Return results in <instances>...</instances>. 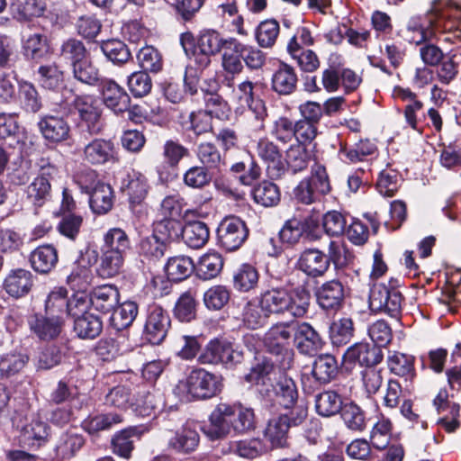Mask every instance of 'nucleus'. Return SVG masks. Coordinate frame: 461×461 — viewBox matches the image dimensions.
<instances>
[{"label":"nucleus","instance_id":"nucleus-6","mask_svg":"<svg viewBox=\"0 0 461 461\" xmlns=\"http://www.w3.org/2000/svg\"><path fill=\"white\" fill-rule=\"evenodd\" d=\"M243 353L226 342L212 339L207 343L198 357V362L202 365L222 364L227 367H232L241 363Z\"/></svg>","mask_w":461,"mask_h":461},{"label":"nucleus","instance_id":"nucleus-38","mask_svg":"<svg viewBox=\"0 0 461 461\" xmlns=\"http://www.w3.org/2000/svg\"><path fill=\"white\" fill-rule=\"evenodd\" d=\"M210 237L207 225L202 221H190L184 226L182 238L185 243L192 249L203 247Z\"/></svg>","mask_w":461,"mask_h":461},{"label":"nucleus","instance_id":"nucleus-56","mask_svg":"<svg viewBox=\"0 0 461 461\" xmlns=\"http://www.w3.org/2000/svg\"><path fill=\"white\" fill-rule=\"evenodd\" d=\"M197 158L208 169H219L224 164L219 149L211 142H202L198 145Z\"/></svg>","mask_w":461,"mask_h":461},{"label":"nucleus","instance_id":"nucleus-17","mask_svg":"<svg viewBox=\"0 0 461 461\" xmlns=\"http://www.w3.org/2000/svg\"><path fill=\"white\" fill-rule=\"evenodd\" d=\"M75 108L81 120L86 123L91 134H97L103 129L102 110L91 95L77 96L74 101Z\"/></svg>","mask_w":461,"mask_h":461},{"label":"nucleus","instance_id":"nucleus-16","mask_svg":"<svg viewBox=\"0 0 461 461\" xmlns=\"http://www.w3.org/2000/svg\"><path fill=\"white\" fill-rule=\"evenodd\" d=\"M296 267L309 277H321L330 267V258L317 249H307L300 254Z\"/></svg>","mask_w":461,"mask_h":461},{"label":"nucleus","instance_id":"nucleus-37","mask_svg":"<svg viewBox=\"0 0 461 461\" xmlns=\"http://www.w3.org/2000/svg\"><path fill=\"white\" fill-rule=\"evenodd\" d=\"M63 319L60 315L35 316L31 321L32 330L42 339H53L57 337L60 330Z\"/></svg>","mask_w":461,"mask_h":461},{"label":"nucleus","instance_id":"nucleus-28","mask_svg":"<svg viewBox=\"0 0 461 461\" xmlns=\"http://www.w3.org/2000/svg\"><path fill=\"white\" fill-rule=\"evenodd\" d=\"M228 39H223L215 30H203L200 32L196 48L205 57V64L209 63V58L219 53L226 45Z\"/></svg>","mask_w":461,"mask_h":461},{"label":"nucleus","instance_id":"nucleus-11","mask_svg":"<svg viewBox=\"0 0 461 461\" xmlns=\"http://www.w3.org/2000/svg\"><path fill=\"white\" fill-rule=\"evenodd\" d=\"M255 85L249 81L245 80L240 83L236 88L233 89V98L241 105H247L249 112L258 122L257 127L264 129V121L267 116V108L263 100L254 97Z\"/></svg>","mask_w":461,"mask_h":461},{"label":"nucleus","instance_id":"nucleus-57","mask_svg":"<svg viewBox=\"0 0 461 461\" xmlns=\"http://www.w3.org/2000/svg\"><path fill=\"white\" fill-rule=\"evenodd\" d=\"M38 81L46 89H58L64 81V74L55 64L41 66L38 69Z\"/></svg>","mask_w":461,"mask_h":461},{"label":"nucleus","instance_id":"nucleus-19","mask_svg":"<svg viewBox=\"0 0 461 461\" xmlns=\"http://www.w3.org/2000/svg\"><path fill=\"white\" fill-rule=\"evenodd\" d=\"M294 331V322L276 323L265 333L264 344L270 352L280 354L289 345Z\"/></svg>","mask_w":461,"mask_h":461},{"label":"nucleus","instance_id":"nucleus-4","mask_svg":"<svg viewBox=\"0 0 461 461\" xmlns=\"http://www.w3.org/2000/svg\"><path fill=\"white\" fill-rule=\"evenodd\" d=\"M81 189L89 195V205L94 213L102 215L113 208V190L110 185L97 179L96 172L86 170L79 176Z\"/></svg>","mask_w":461,"mask_h":461},{"label":"nucleus","instance_id":"nucleus-50","mask_svg":"<svg viewBox=\"0 0 461 461\" xmlns=\"http://www.w3.org/2000/svg\"><path fill=\"white\" fill-rule=\"evenodd\" d=\"M337 372V361L331 355H321L313 363L312 375L321 383L330 382Z\"/></svg>","mask_w":461,"mask_h":461},{"label":"nucleus","instance_id":"nucleus-22","mask_svg":"<svg viewBox=\"0 0 461 461\" xmlns=\"http://www.w3.org/2000/svg\"><path fill=\"white\" fill-rule=\"evenodd\" d=\"M346 360L366 366V368L377 365L383 359L381 348L367 343H357L348 348L345 353Z\"/></svg>","mask_w":461,"mask_h":461},{"label":"nucleus","instance_id":"nucleus-31","mask_svg":"<svg viewBox=\"0 0 461 461\" xmlns=\"http://www.w3.org/2000/svg\"><path fill=\"white\" fill-rule=\"evenodd\" d=\"M74 318V330L79 338L93 339L99 336L103 330L102 321L93 313L83 311Z\"/></svg>","mask_w":461,"mask_h":461},{"label":"nucleus","instance_id":"nucleus-35","mask_svg":"<svg viewBox=\"0 0 461 461\" xmlns=\"http://www.w3.org/2000/svg\"><path fill=\"white\" fill-rule=\"evenodd\" d=\"M30 262L36 272L47 274L58 262L57 250L50 245L39 246L32 252Z\"/></svg>","mask_w":461,"mask_h":461},{"label":"nucleus","instance_id":"nucleus-40","mask_svg":"<svg viewBox=\"0 0 461 461\" xmlns=\"http://www.w3.org/2000/svg\"><path fill=\"white\" fill-rule=\"evenodd\" d=\"M126 255L102 249L98 275L103 278H111L119 275L124 266Z\"/></svg>","mask_w":461,"mask_h":461},{"label":"nucleus","instance_id":"nucleus-42","mask_svg":"<svg viewBox=\"0 0 461 461\" xmlns=\"http://www.w3.org/2000/svg\"><path fill=\"white\" fill-rule=\"evenodd\" d=\"M389 370L394 375L411 380L414 375V357L400 352H393L387 359Z\"/></svg>","mask_w":461,"mask_h":461},{"label":"nucleus","instance_id":"nucleus-3","mask_svg":"<svg viewBox=\"0 0 461 461\" xmlns=\"http://www.w3.org/2000/svg\"><path fill=\"white\" fill-rule=\"evenodd\" d=\"M221 375L211 373L203 368H194L185 380L179 381L176 390L183 393L186 400H202L212 398L222 389Z\"/></svg>","mask_w":461,"mask_h":461},{"label":"nucleus","instance_id":"nucleus-15","mask_svg":"<svg viewBox=\"0 0 461 461\" xmlns=\"http://www.w3.org/2000/svg\"><path fill=\"white\" fill-rule=\"evenodd\" d=\"M169 326L170 318L167 312L158 305H152L149 308L145 334L151 344L161 343L167 336Z\"/></svg>","mask_w":461,"mask_h":461},{"label":"nucleus","instance_id":"nucleus-58","mask_svg":"<svg viewBox=\"0 0 461 461\" xmlns=\"http://www.w3.org/2000/svg\"><path fill=\"white\" fill-rule=\"evenodd\" d=\"M279 30V23L274 19L261 22L256 30V40L258 45L262 48L272 47L278 37Z\"/></svg>","mask_w":461,"mask_h":461},{"label":"nucleus","instance_id":"nucleus-32","mask_svg":"<svg viewBox=\"0 0 461 461\" xmlns=\"http://www.w3.org/2000/svg\"><path fill=\"white\" fill-rule=\"evenodd\" d=\"M317 224L318 221H314L312 217L304 221L298 218L289 219L279 231L280 240L290 246L294 245L299 242L306 230L310 229L312 225L315 226Z\"/></svg>","mask_w":461,"mask_h":461},{"label":"nucleus","instance_id":"nucleus-62","mask_svg":"<svg viewBox=\"0 0 461 461\" xmlns=\"http://www.w3.org/2000/svg\"><path fill=\"white\" fill-rule=\"evenodd\" d=\"M285 161L288 168L294 173L304 170L309 162V155L303 144L292 145L286 151Z\"/></svg>","mask_w":461,"mask_h":461},{"label":"nucleus","instance_id":"nucleus-36","mask_svg":"<svg viewBox=\"0 0 461 461\" xmlns=\"http://www.w3.org/2000/svg\"><path fill=\"white\" fill-rule=\"evenodd\" d=\"M222 267L221 256L217 252H208L199 258L197 264L194 265V270L200 279L211 280L221 273Z\"/></svg>","mask_w":461,"mask_h":461},{"label":"nucleus","instance_id":"nucleus-43","mask_svg":"<svg viewBox=\"0 0 461 461\" xmlns=\"http://www.w3.org/2000/svg\"><path fill=\"white\" fill-rule=\"evenodd\" d=\"M139 250L140 254L146 259L156 261L164 256L167 250V243L163 240V238H159V235L153 231L140 240Z\"/></svg>","mask_w":461,"mask_h":461},{"label":"nucleus","instance_id":"nucleus-54","mask_svg":"<svg viewBox=\"0 0 461 461\" xmlns=\"http://www.w3.org/2000/svg\"><path fill=\"white\" fill-rule=\"evenodd\" d=\"M391 432V420L381 414L371 431L370 440L372 445L377 449H384L389 444Z\"/></svg>","mask_w":461,"mask_h":461},{"label":"nucleus","instance_id":"nucleus-10","mask_svg":"<svg viewBox=\"0 0 461 461\" xmlns=\"http://www.w3.org/2000/svg\"><path fill=\"white\" fill-rule=\"evenodd\" d=\"M203 433L212 440L226 438L232 431L231 407L230 403L220 402L209 417V423L203 427Z\"/></svg>","mask_w":461,"mask_h":461},{"label":"nucleus","instance_id":"nucleus-45","mask_svg":"<svg viewBox=\"0 0 461 461\" xmlns=\"http://www.w3.org/2000/svg\"><path fill=\"white\" fill-rule=\"evenodd\" d=\"M316 411L323 417H330L340 411L342 400L334 391H325L319 393L315 399Z\"/></svg>","mask_w":461,"mask_h":461},{"label":"nucleus","instance_id":"nucleus-12","mask_svg":"<svg viewBox=\"0 0 461 461\" xmlns=\"http://www.w3.org/2000/svg\"><path fill=\"white\" fill-rule=\"evenodd\" d=\"M83 160L93 166L115 163L118 158L114 142L103 138L92 140L84 147Z\"/></svg>","mask_w":461,"mask_h":461},{"label":"nucleus","instance_id":"nucleus-33","mask_svg":"<svg viewBox=\"0 0 461 461\" xmlns=\"http://www.w3.org/2000/svg\"><path fill=\"white\" fill-rule=\"evenodd\" d=\"M165 271L170 281L180 282L191 276L194 271V264L188 256H174L167 259Z\"/></svg>","mask_w":461,"mask_h":461},{"label":"nucleus","instance_id":"nucleus-61","mask_svg":"<svg viewBox=\"0 0 461 461\" xmlns=\"http://www.w3.org/2000/svg\"><path fill=\"white\" fill-rule=\"evenodd\" d=\"M105 57L114 64H123L131 58L127 46L119 40H108L101 46Z\"/></svg>","mask_w":461,"mask_h":461},{"label":"nucleus","instance_id":"nucleus-26","mask_svg":"<svg viewBox=\"0 0 461 461\" xmlns=\"http://www.w3.org/2000/svg\"><path fill=\"white\" fill-rule=\"evenodd\" d=\"M199 440L197 431L185 426L168 438L167 447L176 453L187 454L196 449Z\"/></svg>","mask_w":461,"mask_h":461},{"label":"nucleus","instance_id":"nucleus-39","mask_svg":"<svg viewBox=\"0 0 461 461\" xmlns=\"http://www.w3.org/2000/svg\"><path fill=\"white\" fill-rule=\"evenodd\" d=\"M232 431L245 433L255 428V414L253 409L240 403L230 404Z\"/></svg>","mask_w":461,"mask_h":461},{"label":"nucleus","instance_id":"nucleus-52","mask_svg":"<svg viewBox=\"0 0 461 461\" xmlns=\"http://www.w3.org/2000/svg\"><path fill=\"white\" fill-rule=\"evenodd\" d=\"M102 249L127 256L130 240L125 231L120 228L110 229L104 235Z\"/></svg>","mask_w":461,"mask_h":461},{"label":"nucleus","instance_id":"nucleus-8","mask_svg":"<svg viewBox=\"0 0 461 461\" xmlns=\"http://www.w3.org/2000/svg\"><path fill=\"white\" fill-rule=\"evenodd\" d=\"M87 303L82 298L68 300V291L64 287H55L48 295L45 302L46 315L57 316L69 314L73 317L86 311Z\"/></svg>","mask_w":461,"mask_h":461},{"label":"nucleus","instance_id":"nucleus-2","mask_svg":"<svg viewBox=\"0 0 461 461\" xmlns=\"http://www.w3.org/2000/svg\"><path fill=\"white\" fill-rule=\"evenodd\" d=\"M246 380L257 387L266 402L290 409L298 400L295 382L268 361H263L252 367L246 375Z\"/></svg>","mask_w":461,"mask_h":461},{"label":"nucleus","instance_id":"nucleus-34","mask_svg":"<svg viewBox=\"0 0 461 461\" xmlns=\"http://www.w3.org/2000/svg\"><path fill=\"white\" fill-rule=\"evenodd\" d=\"M290 428L287 415L271 419L264 431L265 438L272 447H284L286 444L287 433Z\"/></svg>","mask_w":461,"mask_h":461},{"label":"nucleus","instance_id":"nucleus-20","mask_svg":"<svg viewBox=\"0 0 461 461\" xmlns=\"http://www.w3.org/2000/svg\"><path fill=\"white\" fill-rule=\"evenodd\" d=\"M294 340L301 353L311 355L321 348V339L309 323L294 322Z\"/></svg>","mask_w":461,"mask_h":461},{"label":"nucleus","instance_id":"nucleus-13","mask_svg":"<svg viewBox=\"0 0 461 461\" xmlns=\"http://www.w3.org/2000/svg\"><path fill=\"white\" fill-rule=\"evenodd\" d=\"M39 176L27 187V195L35 203H41L50 194V179L57 174L58 168L49 159L41 158L38 162Z\"/></svg>","mask_w":461,"mask_h":461},{"label":"nucleus","instance_id":"nucleus-59","mask_svg":"<svg viewBox=\"0 0 461 461\" xmlns=\"http://www.w3.org/2000/svg\"><path fill=\"white\" fill-rule=\"evenodd\" d=\"M126 191L130 203L131 204H140L148 194L147 178L139 172H133L130 175Z\"/></svg>","mask_w":461,"mask_h":461},{"label":"nucleus","instance_id":"nucleus-49","mask_svg":"<svg viewBox=\"0 0 461 461\" xmlns=\"http://www.w3.org/2000/svg\"><path fill=\"white\" fill-rule=\"evenodd\" d=\"M138 314V305L134 302H124L113 310L111 322L116 330H123L133 322Z\"/></svg>","mask_w":461,"mask_h":461},{"label":"nucleus","instance_id":"nucleus-30","mask_svg":"<svg viewBox=\"0 0 461 461\" xmlns=\"http://www.w3.org/2000/svg\"><path fill=\"white\" fill-rule=\"evenodd\" d=\"M32 286V276L25 269H15L5 279V288L11 296L18 298L26 294Z\"/></svg>","mask_w":461,"mask_h":461},{"label":"nucleus","instance_id":"nucleus-24","mask_svg":"<svg viewBox=\"0 0 461 461\" xmlns=\"http://www.w3.org/2000/svg\"><path fill=\"white\" fill-rule=\"evenodd\" d=\"M297 83L298 77L295 69L285 63L279 65L271 79L272 89L284 95L293 94L296 90Z\"/></svg>","mask_w":461,"mask_h":461},{"label":"nucleus","instance_id":"nucleus-9","mask_svg":"<svg viewBox=\"0 0 461 461\" xmlns=\"http://www.w3.org/2000/svg\"><path fill=\"white\" fill-rule=\"evenodd\" d=\"M217 233L220 245L226 250L233 251L245 242L249 229L240 218L230 216L220 223Z\"/></svg>","mask_w":461,"mask_h":461},{"label":"nucleus","instance_id":"nucleus-7","mask_svg":"<svg viewBox=\"0 0 461 461\" xmlns=\"http://www.w3.org/2000/svg\"><path fill=\"white\" fill-rule=\"evenodd\" d=\"M403 297L395 288H389L384 284H375L370 289L369 306L377 312H384L397 318L402 311Z\"/></svg>","mask_w":461,"mask_h":461},{"label":"nucleus","instance_id":"nucleus-64","mask_svg":"<svg viewBox=\"0 0 461 461\" xmlns=\"http://www.w3.org/2000/svg\"><path fill=\"white\" fill-rule=\"evenodd\" d=\"M140 66L145 71L157 73L161 70L163 62L160 53L152 46L141 48L137 55Z\"/></svg>","mask_w":461,"mask_h":461},{"label":"nucleus","instance_id":"nucleus-14","mask_svg":"<svg viewBox=\"0 0 461 461\" xmlns=\"http://www.w3.org/2000/svg\"><path fill=\"white\" fill-rule=\"evenodd\" d=\"M100 91L104 104L116 114L126 112L131 104V97L124 88L112 79H103Z\"/></svg>","mask_w":461,"mask_h":461},{"label":"nucleus","instance_id":"nucleus-53","mask_svg":"<svg viewBox=\"0 0 461 461\" xmlns=\"http://www.w3.org/2000/svg\"><path fill=\"white\" fill-rule=\"evenodd\" d=\"M354 334V325L350 318L334 321L330 327V337L332 343L341 346L348 343Z\"/></svg>","mask_w":461,"mask_h":461},{"label":"nucleus","instance_id":"nucleus-55","mask_svg":"<svg viewBox=\"0 0 461 461\" xmlns=\"http://www.w3.org/2000/svg\"><path fill=\"white\" fill-rule=\"evenodd\" d=\"M159 404L160 400L153 393L142 392L138 395L135 402L131 403V406L136 415L146 418L155 416Z\"/></svg>","mask_w":461,"mask_h":461},{"label":"nucleus","instance_id":"nucleus-18","mask_svg":"<svg viewBox=\"0 0 461 461\" xmlns=\"http://www.w3.org/2000/svg\"><path fill=\"white\" fill-rule=\"evenodd\" d=\"M317 303L326 311H338L344 301V287L337 280L323 283L316 290Z\"/></svg>","mask_w":461,"mask_h":461},{"label":"nucleus","instance_id":"nucleus-48","mask_svg":"<svg viewBox=\"0 0 461 461\" xmlns=\"http://www.w3.org/2000/svg\"><path fill=\"white\" fill-rule=\"evenodd\" d=\"M254 201L265 207H271L280 202V191L278 186L269 181L259 183L252 192Z\"/></svg>","mask_w":461,"mask_h":461},{"label":"nucleus","instance_id":"nucleus-27","mask_svg":"<svg viewBox=\"0 0 461 461\" xmlns=\"http://www.w3.org/2000/svg\"><path fill=\"white\" fill-rule=\"evenodd\" d=\"M120 294L116 286L104 285L95 287L91 294V303L99 312L108 313L114 310L119 303Z\"/></svg>","mask_w":461,"mask_h":461},{"label":"nucleus","instance_id":"nucleus-51","mask_svg":"<svg viewBox=\"0 0 461 461\" xmlns=\"http://www.w3.org/2000/svg\"><path fill=\"white\" fill-rule=\"evenodd\" d=\"M174 314L180 321L184 322H189L195 318V294L192 290H188L180 295L176 303Z\"/></svg>","mask_w":461,"mask_h":461},{"label":"nucleus","instance_id":"nucleus-29","mask_svg":"<svg viewBox=\"0 0 461 461\" xmlns=\"http://www.w3.org/2000/svg\"><path fill=\"white\" fill-rule=\"evenodd\" d=\"M222 50L223 68L231 74L240 73L243 68L241 58L243 59V53L246 50V45L242 44L234 38H229L226 45Z\"/></svg>","mask_w":461,"mask_h":461},{"label":"nucleus","instance_id":"nucleus-23","mask_svg":"<svg viewBox=\"0 0 461 461\" xmlns=\"http://www.w3.org/2000/svg\"><path fill=\"white\" fill-rule=\"evenodd\" d=\"M38 125L42 136L50 142H61L69 137V125L62 117L48 115Z\"/></svg>","mask_w":461,"mask_h":461},{"label":"nucleus","instance_id":"nucleus-1","mask_svg":"<svg viewBox=\"0 0 461 461\" xmlns=\"http://www.w3.org/2000/svg\"><path fill=\"white\" fill-rule=\"evenodd\" d=\"M441 0H434L431 9L423 15L411 16L400 32L402 39L409 43L421 45L429 41L439 32L456 27L461 30V7L451 0H447V14L440 8Z\"/></svg>","mask_w":461,"mask_h":461},{"label":"nucleus","instance_id":"nucleus-5","mask_svg":"<svg viewBox=\"0 0 461 461\" xmlns=\"http://www.w3.org/2000/svg\"><path fill=\"white\" fill-rule=\"evenodd\" d=\"M330 191V184L325 167L315 165L309 177L303 179L294 189V199L311 204Z\"/></svg>","mask_w":461,"mask_h":461},{"label":"nucleus","instance_id":"nucleus-63","mask_svg":"<svg viewBox=\"0 0 461 461\" xmlns=\"http://www.w3.org/2000/svg\"><path fill=\"white\" fill-rule=\"evenodd\" d=\"M173 348L179 357L185 360H190L197 355L201 347L196 337L179 335L176 337Z\"/></svg>","mask_w":461,"mask_h":461},{"label":"nucleus","instance_id":"nucleus-60","mask_svg":"<svg viewBox=\"0 0 461 461\" xmlns=\"http://www.w3.org/2000/svg\"><path fill=\"white\" fill-rule=\"evenodd\" d=\"M230 291L224 285H213L205 291L203 303L209 310L222 309L230 301Z\"/></svg>","mask_w":461,"mask_h":461},{"label":"nucleus","instance_id":"nucleus-44","mask_svg":"<svg viewBox=\"0 0 461 461\" xmlns=\"http://www.w3.org/2000/svg\"><path fill=\"white\" fill-rule=\"evenodd\" d=\"M258 271L250 264L241 265L233 275L234 287L240 292H249L258 286Z\"/></svg>","mask_w":461,"mask_h":461},{"label":"nucleus","instance_id":"nucleus-25","mask_svg":"<svg viewBox=\"0 0 461 461\" xmlns=\"http://www.w3.org/2000/svg\"><path fill=\"white\" fill-rule=\"evenodd\" d=\"M261 308L267 313L281 314L287 310L288 291L284 288H271L261 293L259 296Z\"/></svg>","mask_w":461,"mask_h":461},{"label":"nucleus","instance_id":"nucleus-47","mask_svg":"<svg viewBox=\"0 0 461 461\" xmlns=\"http://www.w3.org/2000/svg\"><path fill=\"white\" fill-rule=\"evenodd\" d=\"M241 316L244 325L253 330L263 326L269 317L261 308L259 299L246 303L242 309Z\"/></svg>","mask_w":461,"mask_h":461},{"label":"nucleus","instance_id":"nucleus-21","mask_svg":"<svg viewBox=\"0 0 461 461\" xmlns=\"http://www.w3.org/2000/svg\"><path fill=\"white\" fill-rule=\"evenodd\" d=\"M96 259L95 251L82 253L75 261L70 275L68 276V283L74 289H82L89 283L91 278L90 267Z\"/></svg>","mask_w":461,"mask_h":461},{"label":"nucleus","instance_id":"nucleus-46","mask_svg":"<svg viewBox=\"0 0 461 461\" xmlns=\"http://www.w3.org/2000/svg\"><path fill=\"white\" fill-rule=\"evenodd\" d=\"M122 420L123 419L119 413L98 414L85 419L82 427L87 433L95 434L110 429L114 424H119Z\"/></svg>","mask_w":461,"mask_h":461},{"label":"nucleus","instance_id":"nucleus-41","mask_svg":"<svg viewBox=\"0 0 461 461\" xmlns=\"http://www.w3.org/2000/svg\"><path fill=\"white\" fill-rule=\"evenodd\" d=\"M141 431L138 427H130L116 433L112 439V447L114 454L130 458L133 450V438H139Z\"/></svg>","mask_w":461,"mask_h":461}]
</instances>
